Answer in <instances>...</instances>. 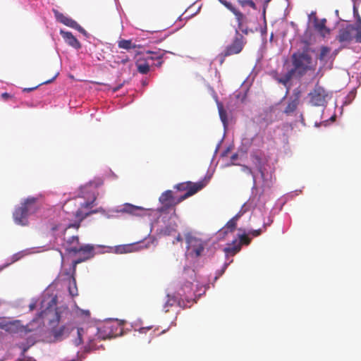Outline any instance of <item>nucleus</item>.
<instances>
[{
	"instance_id": "a19ab883",
	"label": "nucleus",
	"mask_w": 361,
	"mask_h": 361,
	"mask_svg": "<svg viewBox=\"0 0 361 361\" xmlns=\"http://www.w3.org/2000/svg\"><path fill=\"white\" fill-rule=\"evenodd\" d=\"M1 97H2V99H4V100H6V99H8V98H10V97H11V95H10L8 93H7V92H4V93H3V94H1Z\"/></svg>"
},
{
	"instance_id": "c756f323",
	"label": "nucleus",
	"mask_w": 361,
	"mask_h": 361,
	"mask_svg": "<svg viewBox=\"0 0 361 361\" xmlns=\"http://www.w3.org/2000/svg\"><path fill=\"white\" fill-rule=\"evenodd\" d=\"M241 167H242L241 168L242 171L247 173V175L252 176L253 185H254V186H255L256 185V176L255 175L252 169L246 165H241Z\"/></svg>"
},
{
	"instance_id": "58836bf2",
	"label": "nucleus",
	"mask_w": 361,
	"mask_h": 361,
	"mask_svg": "<svg viewBox=\"0 0 361 361\" xmlns=\"http://www.w3.org/2000/svg\"><path fill=\"white\" fill-rule=\"evenodd\" d=\"M175 231H176L175 228H172L171 226H169V228H166L164 232L166 235H170L172 234L173 232H175Z\"/></svg>"
},
{
	"instance_id": "f8f14e48",
	"label": "nucleus",
	"mask_w": 361,
	"mask_h": 361,
	"mask_svg": "<svg viewBox=\"0 0 361 361\" xmlns=\"http://www.w3.org/2000/svg\"><path fill=\"white\" fill-rule=\"evenodd\" d=\"M336 39L340 43H350L353 39L355 41L353 24H347L339 29Z\"/></svg>"
},
{
	"instance_id": "dca6fc26",
	"label": "nucleus",
	"mask_w": 361,
	"mask_h": 361,
	"mask_svg": "<svg viewBox=\"0 0 361 361\" xmlns=\"http://www.w3.org/2000/svg\"><path fill=\"white\" fill-rule=\"evenodd\" d=\"M326 20L325 18L319 20L317 17L314 19V30L323 37L329 35L330 30L326 25Z\"/></svg>"
},
{
	"instance_id": "4c0bfd02",
	"label": "nucleus",
	"mask_w": 361,
	"mask_h": 361,
	"mask_svg": "<svg viewBox=\"0 0 361 361\" xmlns=\"http://www.w3.org/2000/svg\"><path fill=\"white\" fill-rule=\"evenodd\" d=\"M73 28L77 30L78 31H79L85 35H87L86 30L83 27H82L78 23H76V25Z\"/></svg>"
},
{
	"instance_id": "f3484780",
	"label": "nucleus",
	"mask_w": 361,
	"mask_h": 361,
	"mask_svg": "<svg viewBox=\"0 0 361 361\" xmlns=\"http://www.w3.org/2000/svg\"><path fill=\"white\" fill-rule=\"evenodd\" d=\"M219 1L227 9H228L231 12H232L235 15L236 20L238 23V25L240 27L241 25L242 21L244 18V15L240 11H238L235 6H233L231 2H229L226 0H219Z\"/></svg>"
},
{
	"instance_id": "9b49d317",
	"label": "nucleus",
	"mask_w": 361,
	"mask_h": 361,
	"mask_svg": "<svg viewBox=\"0 0 361 361\" xmlns=\"http://www.w3.org/2000/svg\"><path fill=\"white\" fill-rule=\"evenodd\" d=\"M327 93L326 90L318 84L309 93L310 102L313 106H324L326 103Z\"/></svg>"
},
{
	"instance_id": "72a5a7b5",
	"label": "nucleus",
	"mask_w": 361,
	"mask_h": 361,
	"mask_svg": "<svg viewBox=\"0 0 361 361\" xmlns=\"http://www.w3.org/2000/svg\"><path fill=\"white\" fill-rule=\"evenodd\" d=\"M77 22L72 18L67 17L66 19H65V21L63 24H64L66 26H68L71 28L74 27L76 25Z\"/></svg>"
},
{
	"instance_id": "cd10ccee",
	"label": "nucleus",
	"mask_w": 361,
	"mask_h": 361,
	"mask_svg": "<svg viewBox=\"0 0 361 361\" xmlns=\"http://www.w3.org/2000/svg\"><path fill=\"white\" fill-rule=\"evenodd\" d=\"M218 110L220 118L224 126L227 124V112L221 103H218Z\"/></svg>"
},
{
	"instance_id": "423d86ee",
	"label": "nucleus",
	"mask_w": 361,
	"mask_h": 361,
	"mask_svg": "<svg viewBox=\"0 0 361 361\" xmlns=\"http://www.w3.org/2000/svg\"><path fill=\"white\" fill-rule=\"evenodd\" d=\"M98 326L95 324H90L85 328L78 329V338L75 340V345H79L86 341L90 348H94V345L92 343L98 340Z\"/></svg>"
},
{
	"instance_id": "864d4df0",
	"label": "nucleus",
	"mask_w": 361,
	"mask_h": 361,
	"mask_svg": "<svg viewBox=\"0 0 361 361\" xmlns=\"http://www.w3.org/2000/svg\"><path fill=\"white\" fill-rule=\"evenodd\" d=\"M122 62H123V63H126V59L123 60V61H122Z\"/></svg>"
},
{
	"instance_id": "7c9ffc66",
	"label": "nucleus",
	"mask_w": 361,
	"mask_h": 361,
	"mask_svg": "<svg viewBox=\"0 0 361 361\" xmlns=\"http://www.w3.org/2000/svg\"><path fill=\"white\" fill-rule=\"evenodd\" d=\"M139 209L138 207H135L134 205L127 204H125L123 208H122L120 212L123 213H128V214H134L137 209Z\"/></svg>"
},
{
	"instance_id": "c03bdc74",
	"label": "nucleus",
	"mask_w": 361,
	"mask_h": 361,
	"mask_svg": "<svg viewBox=\"0 0 361 361\" xmlns=\"http://www.w3.org/2000/svg\"><path fill=\"white\" fill-rule=\"evenodd\" d=\"M176 242H182L183 241V238L180 235V234H178L176 238Z\"/></svg>"
},
{
	"instance_id": "aec40b11",
	"label": "nucleus",
	"mask_w": 361,
	"mask_h": 361,
	"mask_svg": "<svg viewBox=\"0 0 361 361\" xmlns=\"http://www.w3.org/2000/svg\"><path fill=\"white\" fill-rule=\"evenodd\" d=\"M243 213L239 212L236 215H235L231 219H230L226 224L224 229H226L224 231V233H226L227 232H233L235 231L237 225V221L241 217Z\"/></svg>"
},
{
	"instance_id": "c9c22d12",
	"label": "nucleus",
	"mask_w": 361,
	"mask_h": 361,
	"mask_svg": "<svg viewBox=\"0 0 361 361\" xmlns=\"http://www.w3.org/2000/svg\"><path fill=\"white\" fill-rule=\"evenodd\" d=\"M54 13L57 20L61 23H63L65 19H66V18L68 17L63 15V13H59V11H55Z\"/></svg>"
},
{
	"instance_id": "c85d7f7f",
	"label": "nucleus",
	"mask_w": 361,
	"mask_h": 361,
	"mask_svg": "<svg viewBox=\"0 0 361 361\" xmlns=\"http://www.w3.org/2000/svg\"><path fill=\"white\" fill-rule=\"evenodd\" d=\"M147 54H148V56H146L147 59L152 61L157 59L160 60L164 56V53H161L160 51H147Z\"/></svg>"
},
{
	"instance_id": "393cba45",
	"label": "nucleus",
	"mask_w": 361,
	"mask_h": 361,
	"mask_svg": "<svg viewBox=\"0 0 361 361\" xmlns=\"http://www.w3.org/2000/svg\"><path fill=\"white\" fill-rule=\"evenodd\" d=\"M298 104V98H295L292 101L289 102L284 110V113L287 115H290V114L293 113L296 110Z\"/></svg>"
},
{
	"instance_id": "2f4dec72",
	"label": "nucleus",
	"mask_w": 361,
	"mask_h": 361,
	"mask_svg": "<svg viewBox=\"0 0 361 361\" xmlns=\"http://www.w3.org/2000/svg\"><path fill=\"white\" fill-rule=\"evenodd\" d=\"M58 75H59V73H56V74L54 75V77H53L51 79L48 80H47V81H44V82H42L41 84H39V85H37V86H35V87H30V88H24V89L23 90V92H31V91H33V90H36V89H37L39 85H41L50 83V82H53V81L56 78V77L58 76Z\"/></svg>"
},
{
	"instance_id": "f257e3e1",
	"label": "nucleus",
	"mask_w": 361,
	"mask_h": 361,
	"mask_svg": "<svg viewBox=\"0 0 361 361\" xmlns=\"http://www.w3.org/2000/svg\"><path fill=\"white\" fill-rule=\"evenodd\" d=\"M61 245L68 254L79 256L78 259L73 262V273L76 271V265L78 264L88 260L94 256V245L81 244L78 235L66 237L64 235L63 242Z\"/></svg>"
},
{
	"instance_id": "39448f33",
	"label": "nucleus",
	"mask_w": 361,
	"mask_h": 361,
	"mask_svg": "<svg viewBox=\"0 0 361 361\" xmlns=\"http://www.w3.org/2000/svg\"><path fill=\"white\" fill-rule=\"evenodd\" d=\"M250 157L252 164L260 173L263 181V186L270 188L273 183L272 175L271 173L268 174V173L266 172V169L264 167L267 162V159L265 158L264 153L259 150H257L251 152Z\"/></svg>"
},
{
	"instance_id": "b1692460",
	"label": "nucleus",
	"mask_w": 361,
	"mask_h": 361,
	"mask_svg": "<svg viewBox=\"0 0 361 361\" xmlns=\"http://www.w3.org/2000/svg\"><path fill=\"white\" fill-rule=\"evenodd\" d=\"M354 25L355 42L361 43V18L358 16Z\"/></svg>"
},
{
	"instance_id": "de8ad7c7",
	"label": "nucleus",
	"mask_w": 361,
	"mask_h": 361,
	"mask_svg": "<svg viewBox=\"0 0 361 361\" xmlns=\"http://www.w3.org/2000/svg\"><path fill=\"white\" fill-rule=\"evenodd\" d=\"M237 157H238V154H233V155L231 156V159H232V160H235V159H237Z\"/></svg>"
},
{
	"instance_id": "4be33fe9",
	"label": "nucleus",
	"mask_w": 361,
	"mask_h": 361,
	"mask_svg": "<svg viewBox=\"0 0 361 361\" xmlns=\"http://www.w3.org/2000/svg\"><path fill=\"white\" fill-rule=\"evenodd\" d=\"M118 47L120 49L126 50L134 49L138 47L137 45L133 43L131 39H121L118 42Z\"/></svg>"
},
{
	"instance_id": "f704fd0d",
	"label": "nucleus",
	"mask_w": 361,
	"mask_h": 361,
	"mask_svg": "<svg viewBox=\"0 0 361 361\" xmlns=\"http://www.w3.org/2000/svg\"><path fill=\"white\" fill-rule=\"evenodd\" d=\"M239 238L240 245L242 244L249 245L250 243V239L245 234L240 235Z\"/></svg>"
},
{
	"instance_id": "a211bd4d",
	"label": "nucleus",
	"mask_w": 361,
	"mask_h": 361,
	"mask_svg": "<svg viewBox=\"0 0 361 361\" xmlns=\"http://www.w3.org/2000/svg\"><path fill=\"white\" fill-rule=\"evenodd\" d=\"M60 33L68 45L77 49L81 47L80 42L73 35L71 32L61 30Z\"/></svg>"
},
{
	"instance_id": "49530a36",
	"label": "nucleus",
	"mask_w": 361,
	"mask_h": 361,
	"mask_svg": "<svg viewBox=\"0 0 361 361\" xmlns=\"http://www.w3.org/2000/svg\"><path fill=\"white\" fill-rule=\"evenodd\" d=\"M163 63V61H161V59L158 61V63L156 64L157 66L160 67Z\"/></svg>"
},
{
	"instance_id": "6ab92c4d",
	"label": "nucleus",
	"mask_w": 361,
	"mask_h": 361,
	"mask_svg": "<svg viewBox=\"0 0 361 361\" xmlns=\"http://www.w3.org/2000/svg\"><path fill=\"white\" fill-rule=\"evenodd\" d=\"M148 59L145 58H140L135 63L137 71L142 74H147L149 71V64L147 62Z\"/></svg>"
},
{
	"instance_id": "603ef678",
	"label": "nucleus",
	"mask_w": 361,
	"mask_h": 361,
	"mask_svg": "<svg viewBox=\"0 0 361 361\" xmlns=\"http://www.w3.org/2000/svg\"><path fill=\"white\" fill-rule=\"evenodd\" d=\"M243 32H245V34H247V30H242Z\"/></svg>"
},
{
	"instance_id": "3c124183",
	"label": "nucleus",
	"mask_w": 361,
	"mask_h": 361,
	"mask_svg": "<svg viewBox=\"0 0 361 361\" xmlns=\"http://www.w3.org/2000/svg\"><path fill=\"white\" fill-rule=\"evenodd\" d=\"M118 89H119V87H116V88L114 89V92H116V91H117Z\"/></svg>"
},
{
	"instance_id": "ddd939ff",
	"label": "nucleus",
	"mask_w": 361,
	"mask_h": 361,
	"mask_svg": "<svg viewBox=\"0 0 361 361\" xmlns=\"http://www.w3.org/2000/svg\"><path fill=\"white\" fill-rule=\"evenodd\" d=\"M115 324L112 322H106L98 326V340H105L117 336V333L114 331Z\"/></svg>"
},
{
	"instance_id": "2eb2a0df",
	"label": "nucleus",
	"mask_w": 361,
	"mask_h": 361,
	"mask_svg": "<svg viewBox=\"0 0 361 361\" xmlns=\"http://www.w3.org/2000/svg\"><path fill=\"white\" fill-rule=\"evenodd\" d=\"M75 329L71 323L66 324L61 326L54 328L51 330V334L56 340H61L68 336L70 333Z\"/></svg>"
},
{
	"instance_id": "7ed1b4c3",
	"label": "nucleus",
	"mask_w": 361,
	"mask_h": 361,
	"mask_svg": "<svg viewBox=\"0 0 361 361\" xmlns=\"http://www.w3.org/2000/svg\"><path fill=\"white\" fill-rule=\"evenodd\" d=\"M38 209V198L28 197L13 212V217L15 223L20 226H27L28 224V216L35 214Z\"/></svg>"
},
{
	"instance_id": "9d476101",
	"label": "nucleus",
	"mask_w": 361,
	"mask_h": 361,
	"mask_svg": "<svg viewBox=\"0 0 361 361\" xmlns=\"http://www.w3.org/2000/svg\"><path fill=\"white\" fill-rule=\"evenodd\" d=\"M185 237L190 254L195 257L201 256L204 250L207 243L194 236L190 233H186Z\"/></svg>"
},
{
	"instance_id": "1a4fd4ad",
	"label": "nucleus",
	"mask_w": 361,
	"mask_h": 361,
	"mask_svg": "<svg viewBox=\"0 0 361 361\" xmlns=\"http://www.w3.org/2000/svg\"><path fill=\"white\" fill-rule=\"evenodd\" d=\"M195 190L189 192L188 193H185L184 195L180 196L178 198H176L173 196V192L170 190L164 192L159 199V202L163 206L161 211H164V209H167L169 208L177 205L186 198L193 195L195 194Z\"/></svg>"
},
{
	"instance_id": "79ce46f5",
	"label": "nucleus",
	"mask_w": 361,
	"mask_h": 361,
	"mask_svg": "<svg viewBox=\"0 0 361 361\" xmlns=\"http://www.w3.org/2000/svg\"><path fill=\"white\" fill-rule=\"evenodd\" d=\"M82 314L85 315L86 317H89L90 314V312L89 310H80Z\"/></svg>"
},
{
	"instance_id": "5701e85b",
	"label": "nucleus",
	"mask_w": 361,
	"mask_h": 361,
	"mask_svg": "<svg viewBox=\"0 0 361 361\" xmlns=\"http://www.w3.org/2000/svg\"><path fill=\"white\" fill-rule=\"evenodd\" d=\"M241 249L240 243H238L236 240L233 241L231 245H229L228 247L224 248V252L227 254H231L232 255H235Z\"/></svg>"
},
{
	"instance_id": "ea45409f",
	"label": "nucleus",
	"mask_w": 361,
	"mask_h": 361,
	"mask_svg": "<svg viewBox=\"0 0 361 361\" xmlns=\"http://www.w3.org/2000/svg\"><path fill=\"white\" fill-rule=\"evenodd\" d=\"M250 233L253 236L257 237V236L259 235L262 233V230L261 229L253 230V231H250Z\"/></svg>"
},
{
	"instance_id": "20e7f679",
	"label": "nucleus",
	"mask_w": 361,
	"mask_h": 361,
	"mask_svg": "<svg viewBox=\"0 0 361 361\" xmlns=\"http://www.w3.org/2000/svg\"><path fill=\"white\" fill-rule=\"evenodd\" d=\"M293 68L292 71L298 77H302L308 71H314L312 56L306 51L295 52L291 56Z\"/></svg>"
},
{
	"instance_id": "bb28decb",
	"label": "nucleus",
	"mask_w": 361,
	"mask_h": 361,
	"mask_svg": "<svg viewBox=\"0 0 361 361\" xmlns=\"http://www.w3.org/2000/svg\"><path fill=\"white\" fill-rule=\"evenodd\" d=\"M294 75H295V73L290 69L284 75L279 78L278 80L286 86Z\"/></svg>"
},
{
	"instance_id": "0eeeda50",
	"label": "nucleus",
	"mask_w": 361,
	"mask_h": 361,
	"mask_svg": "<svg viewBox=\"0 0 361 361\" xmlns=\"http://www.w3.org/2000/svg\"><path fill=\"white\" fill-rule=\"evenodd\" d=\"M246 44V39L245 37L236 31L235 36L234 37L232 42L227 45L225 49L219 54L221 58V63L224 61L226 57L238 54L243 49L244 46Z\"/></svg>"
},
{
	"instance_id": "a878e982",
	"label": "nucleus",
	"mask_w": 361,
	"mask_h": 361,
	"mask_svg": "<svg viewBox=\"0 0 361 361\" xmlns=\"http://www.w3.org/2000/svg\"><path fill=\"white\" fill-rule=\"evenodd\" d=\"M331 52V49L328 47L323 46L320 49V53L319 54L318 59L320 61L326 62L327 58L329 56Z\"/></svg>"
},
{
	"instance_id": "4468645a",
	"label": "nucleus",
	"mask_w": 361,
	"mask_h": 361,
	"mask_svg": "<svg viewBox=\"0 0 361 361\" xmlns=\"http://www.w3.org/2000/svg\"><path fill=\"white\" fill-rule=\"evenodd\" d=\"M205 185L206 183L204 181H200L197 183L188 181L176 185L174 188L179 191H186L185 193L195 190V194L198 191L201 190Z\"/></svg>"
},
{
	"instance_id": "412c9836",
	"label": "nucleus",
	"mask_w": 361,
	"mask_h": 361,
	"mask_svg": "<svg viewBox=\"0 0 361 361\" xmlns=\"http://www.w3.org/2000/svg\"><path fill=\"white\" fill-rule=\"evenodd\" d=\"M75 274V272L73 273V269H72V274L69 276L68 291L70 295L73 297L78 295V288Z\"/></svg>"
},
{
	"instance_id": "a18cd8bd",
	"label": "nucleus",
	"mask_w": 361,
	"mask_h": 361,
	"mask_svg": "<svg viewBox=\"0 0 361 361\" xmlns=\"http://www.w3.org/2000/svg\"><path fill=\"white\" fill-rule=\"evenodd\" d=\"M271 1V0H264V8H265V7H267V6H268L269 3Z\"/></svg>"
},
{
	"instance_id": "f03ea898",
	"label": "nucleus",
	"mask_w": 361,
	"mask_h": 361,
	"mask_svg": "<svg viewBox=\"0 0 361 361\" xmlns=\"http://www.w3.org/2000/svg\"><path fill=\"white\" fill-rule=\"evenodd\" d=\"M93 188H94L95 186L93 185L92 183L81 188V192L82 194V197L87 199V200L82 203H80V208H79L74 214V216L76 218V221L73 224H69L65 228V231L70 228L78 229L80 226V223L82 221V220L90 214L95 212V211H92L86 213H84L82 212V209H91L94 206V203L97 199V196L95 195V192L92 191V189Z\"/></svg>"
},
{
	"instance_id": "e433bc0d",
	"label": "nucleus",
	"mask_w": 361,
	"mask_h": 361,
	"mask_svg": "<svg viewBox=\"0 0 361 361\" xmlns=\"http://www.w3.org/2000/svg\"><path fill=\"white\" fill-rule=\"evenodd\" d=\"M176 302V298L173 296L169 295V299L166 302V304L169 305V307H171V306L174 305Z\"/></svg>"
},
{
	"instance_id": "37998d69",
	"label": "nucleus",
	"mask_w": 361,
	"mask_h": 361,
	"mask_svg": "<svg viewBox=\"0 0 361 361\" xmlns=\"http://www.w3.org/2000/svg\"><path fill=\"white\" fill-rule=\"evenodd\" d=\"M150 329H151V327H149V326L142 327V328H140L139 331L140 333H144V332H145L146 330H149Z\"/></svg>"
},
{
	"instance_id": "6e6552de",
	"label": "nucleus",
	"mask_w": 361,
	"mask_h": 361,
	"mask_svg": "<svg viewBox=\"0 0 361 361\" xmlns=\"http://www.w3.org/2000/svg\"><path fill=\"white\" fill-rule=\"evenodd\" d=\"M0 329L4 330L10 334L25 335L32 331L27 325H23L18 319L8 320L0 319Z\"/></svg>"
},
{
	"instance_id": "473e14b6",
	"label": "nucleus",
	"mask_w": 361,
	"mask_h": 361,
	"mask_svg": "<svg viewBox=\"0 0 361 361\" xmlns=\"http://www.w3.org/2000/svg\"><path fill=\"white\" fill-rule=\"evenodd\" d=\"M238 2L242 7L249 6L253 9L257 8L255 2L252 0H238Z\"/></svg>"
},
{
	"instance_id": "8fccbe9b",
	"label": "nucleus",
	"mask_w": 361,
	"mask_h": 361,
	"mask_svg": "<svg viewBox=\"0 0 361 361\" xmlns=\"http://www.w3.org/2000/svg\"><path fill=\"white\" fill-rule=\"evenodd\" d=\"M30 309H31V310H32V309L34 308V305H31L30 306Z\"/></svg>"
},
{
	"instance_id": "09e8293b",
	"label": "nucleus",
	"mask_w": 361,
	"mask_h": 361,
	"mask_svg": "<svg viewBox=\"0 0 361 361\" xmlns=\"http://www.w3.org/2000/svg\"><path fill=\"white\" fill-rule=\"evenodd\" d=\"M51 229H52L53 231H56V230H57V229H58V227H57V226H54V227H52V228H51Z\"/></svg>"
}]
</instances>
